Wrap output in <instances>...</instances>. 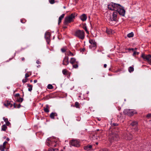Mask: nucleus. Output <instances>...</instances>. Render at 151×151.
<instances>
[{"instance_id": "nucleus-1", "label": "nucleus", "mask_w": 151, "mask_h": 151, "mask_svg": "<svg viewBox=\"0 0 151 151\" xmlns=\"http://www.w3.org/2000/svg\"><path fill=\"white\" fill-rule=\"evenodd\" d=\"M77 16L76 13L71 14L70 15L66 17L64 19V25H67L68 24L73 22L75 17Z\"/></svg>"}, {"instance_id": "nucleus-2", "label": "nucleus", "mask_w": 151, "mask_h": 151, "mask_svg": "<svg viewBox=\"0 0 151 151\" xmlns=\"http://www.w3.org/2000/svg\"><path fill=\"white\" fill-rule=\"evenodd\" d=\"M119 139V136L116 133H112L109 135V140L110 142L117 141Z\"/></svg>"}, {"instance_id": "nucleus-3", "label": "nucleus", "mask_w": 151, "mask_h": 151, "mask_svg": "<svg viewBox=\"0 0 151 151\" xmlns=\"http://www.w3.org/2000/svg\"><path fill=\"white\" fill-rule=\"evenodd\" d=\"M75 35L80 39L83 40L85 38V32L83 30H78L75 32Z\"/></svg>"}, {"instance_id": "nucleus-4", "label": "nucleus", "mask_w": 151, "mask_h": 151, "mask_svg": "<svg viewBox=\"0 0 151 151\" xmlns=\"http://www.w3.org/2000/svg\"><path fill=\"white\" fill-rule=\"evenodd\" d=\"M120 7V4L112 2L108 5V9L112 11H116L118 8Z\"/></svg>"}, {"instance_id": "nucleus-5", "label": "nucleus", "mask_w": 151, "mask_h": 151, "mask_svg": "<svg viewBox=\"0 0 151 151\" xmlns=\"http://www.w3.org/2000/svg\"><path fill=\"white\" fill-rule=\"evenodd\" d=\"M124 113L125 115L132 116L134 114H137V112L136 111L130 109H125L124 111Z\"/></svg>"}, {"instance_id": "nucleus-6", "label": "nucleus", "mask_w": 151, "mask_h": 151, "mask_svg": "<svg viewBox=\"0 0 151 151\" xmlns=\"http://www.w3.org/2000/svg\"><path fill=\"white\" fill-rule=\"evenodd\" d=\"M116 11H117V13L118 12L119 14L122 16H124L125 15V11L123 7L122 6L120 5V7L118 8V9H117Z\"/></svg>"}, {"instance_id": "nucleus-7", "label": "nucleus", "mask_w": 151, "mask_h": 151, "mask_svg": "<svg viewBox=\"0 0 151 151\" xmlns=\"http://www.w3.org/2000/svg\"><path fill=\"white\" fill-rule=\"evenodd\" d=\"M117 11H114L113 12L112 16L109 19V20L116 21L117 20Z\"/></svg>"}, {"instance_id": "nucleus-8", "label": "nucleus", "mask_w": 151, "mask_h": 151, "mask_svg": "<svg viewBox=\"0 0 151 151\" xmlns=\"http://www.w3.org/2000/svg\"><path fill=\"white\" fill-rule=\"evenodd\" d=\"M132 137L133 136L129 133H125L124 135V138L126 140H131Z\"/></svg>"}, {"instance_id": "nucleus-9", "label": "nucleus", "mask_w": 151, "mask_h": 151, "mask_svg": "<svg viewBox=\"0 0 151 151\" xmlns=\"http://www.w3.org/2000/svg\"><path fill=\"white\" fill-rule=\"evenodd\" d=\"M70 143L72 145L75 147H78L80 146V144L79 142L75 140H72L70 142Z\"/></svg>"}, {"instance_id": "nucleus-10", "label": "nucleus", "mask_w": 151, "mask_h": 151, "mask_svg": "<svg viewBox=\"0 0 151 151\" xmlns=\"http://www.w3.org/2000/svg\"><path fill=\"white\" fill-rule=\"evenodd\" d=\"M4 106L6 107H9L10 106V108H12L13 106V108H19L21 106V104H4Z\"/></svg>"}, {"instance_id": "nucleus-11", "label": "nucleus", "mask_w": 151, "mask_h": 151, "mask_svg": "<svg viewBox=\"0 0 151 151\" xmlns=\"http://www.w3.org/2000/svg\"><path fill=\"white\" fill-rule=\"evenodd\" d=\"M89 42L91 44V45L90 46V48L92 49V47H95L96 46V43L94 40H89ZM93 49H94V48H93Z\"/></svg>"}, {"instance_id": "nucleus-12", "label": "nucleus", "mask_w": 151, "mask_h": 151, "mask_svg": "<svg viewBox=\"0 0 151 151\" xmlns=\"http://www.w3.org/2000/svg\"><path fill=\"white\" fill-rule=\"evenodd\" d=\"M141 57L144 59H145L148 61L149 60V59L151 58V55H145L144 54H142L141 55Z\"/></svg>"}, {"instance_id": "nucleus-13", "label": "nucleus", "mask_w": 151, "mask_h": 151, "mask_svg": "<svg viewBox=\"0 0 151 151\" xmlns=\"http://www.w3.org/2000/svg\"><path fill=\"white\" fill-rule=\"evenodd\" d=\"M69 63L68 57L67 56H65L63 60V64L64 65H67Z\"/></svg>"}, {"instance_id": "nucleus-14", "label": "nucleus", "mask_w": 151, "mask_h": 151, "mask_svg": "<svg viewBox=\"0 0 151 151\" xmlns=\"http://www.w3.org/2000/svg\"><path fill=\"white\" fill-rule=\"evenodd\" d=\"M50 34L49 32H47L45 33V38L48 44H49L50 41Z\"/></svg>"}, {"instance_id": "nucleus-15", "label": "nucleus", "mask_w": 151, "mask_h": 151, "mask_svg": "<svg viewBox=\"0 0 151 151\" xmlns=\"http://www.w3.org/2000/svg\"><path fill=\"white\" fill-rule=\"evenodd\" d=\"M80 18L82 21L84 22L86 20L87 17L86 14H83L80 16Z\"/></svg>"}, {"instance_id": "nucleus-16", "label": "nucleus", "mask_w": 151, "mask_h": 151, "mask_svg": "<svg viewBox=\"0 0 151 151\" xmlns=\"http://www.w3.org/2000/svg\"><path fill=\"white\" fill-rule=\"evenodd\" d=\"M92 145H88L87 146H85L84 147V150L87 151H88L90 150L92 148Z\"/></svg>"}, {"instance_id": "nucleus-17", "label": "nucleus", "mask_w": 151, "mask_h": 151, "mask_svg": "<svg viewBox=\"0 0 151 151\" xmlns=\"http://www.w3.org/2000/svg\"><path fill=\"white\" fill-rule=\"evenodd\" d=\"M65 15V14H63L59 17L58 22V24H59L61 22L62 20L64 17Z\"/></svg>"}, {"instance_id": "nucleus-18", "label": "nucleus", "mask_w": 151, "mask_h": 151, "mask_svg": "<svg viewBox=\"0 0 151 151\" xmlns=\"http://www.w3.org/2000/svg\"><path fill=\"white\" fill-rule=\"evenodd\" d=\"M55 116H57V114L56 113L52 112L50 114V116L51 119H54Z\"/></svg>"}, {"instance_id": "nucleus-19", "label": "nucleus", "mask_w": 151, "mask_h": 151, "mask_svg": "<svg viewBox=\"0 0 151 151\" xmlns=\"http://www.w3.org/2000/svg\"><path fill=\"white\" fill-rule=\"evenodd\" d=\"M78 62L76 61V59L74 58H71L70 61V63L72 64H73L75 63H77Z\"/></svg>"}, {"instance_id": "nucleus-20", "label": "nucleus", "mask_w": 151, "mask_h": 151, "mask_svg": "<svg viewBox=\"0 0 151 151\" xmlns=\"http://www.w3.org/2000/svg\"><path fill=\"white\" fill-rule=\"evenodd\" d=\"M106 32L107 34L109 35H110L112 33V30L109 29L107 28Z\"/></svg>"}, {"instance_id": "nucleus-21", "label": "nucleus", "mask_w": 151, "mask_h": 151, "mask_svg": "<svg viewBox=\"0 0 151 151\" xmlns=\"http://www.w3.org/2000/svg\"><path fill=\"white\" fill-rule=\"evenodd\" d=\"M137 124V122L136 121H133L130 124V125H132V126H136Z\"/></svg>"}, {"instance_id": "nucleus-22", "label": "nucleus", "mask_w": 151, "mask_h": 151, "mask_svg": "<svg viewBox=\"0 0 151 151\" xmlns=\"http://www.w3.org/2000/svg\"><path fill=\"white\" fill-rule=\"evenodd\" d=\"M23 99L21 97L17 98L16 99V101L18 102H22L23 101Z\"/></svg>"}, {"instance_id": "nucleus-23", "label": "nucleus", "mask_w": 151, "mask_h": 151, "mask_svg": "<svg viewBox=\"0 0 151 151\" xmlns=\"http://www.w3.org/2000/svg\"><path fill=\"white\" fill-rule=\"evenodd\" d=\"M27 86L29 87L28 89V91H31L32 89V85H30L29 84H28Z\"/></svg>"}, {"instance_id": "nucleus-24", "label": "nucleus", "mask_w": 151, "mask_h": 151, "mask_svg": "<svg viewBox=\"0 0 151 151\" xmlns=\"http://www.w3.org/2000/svg\"><path fill=\"white\" fill-rule=\"evenodd\" d=\"M7 129V127L5 124H4L2 127L1 129L4 131H5Z\"/></svg>"}, {"instance_id": "nucleus-25", "label": "nucleus", "mask_w": 151, "mask_h": 151, "mask_svg": "<svg viewBox=\"0 0 151 151\" xmlns=\"http://www.w3.org/2000/svg\"><path fill=\"white\" fill-rule=\"evenodd\" d=\"M111 127L114 128V127L117 126L119 125V124L116 123H112V122L111 124Z\"/></svg>"}, {"instance_id": "nucleus-26", "label": "nucleus", "mask_w": 151, "mask_h": 151, "mask_svg": "<svg viewBox=\"0 0 151 151\" xmlns=\"http://www.w3.org/2000/svg\"><path fill=\"white\" fill-rule=\"evenodd\" d=\"M133 36L134 33L133 32H131L130 33H129L127 35V36L129 38L132 37Z\"/></svg>"}, {"instance_id": "nucleus-27", "label": "nucleus", "mask_w": 151, "mask_h": 151, "mask_svg": "<svg viewBox=\"0 0 151 151\" xmlns=\"http://www.w3.org/2000/svg\"><path fill=\"white\" fill-rule=\"evenodd\" d=\"M128 70H129V71L130 73H131V72H132L134 71V68L133 67L130 66Z\"/></svg>"}, {"instance_id": "nucleus-28", "label": "nucleus", "mask_w": 151, "mask_h": 151, "mask_svg": "<svg viewBox=\"0 0 151 151\" xmlns=\"http://www.w3.org/2000/svg\"><path fill=\"white\" fill-rule=\"evenodd\" d=\"M6 148L5 147H4V146L2 145H1L0 146V150L1 151H4V149Z\"/></svg>"}, {"instance_id": "nucleus-29", "label": "nucleus", "mask_w": 151, "mask_h": 151, "mask_svg": "<svg viewBox=\"0 0 151 151\" xmlns=\"http://www.w3.org/2000/svg\"><path fill=\"white\" fill-rule=\"evenodd\" d=\"M47 88L49 89H51L53 88V87L52 85L49 84L48 85Z\"/></svg>"}, {"instance_id": "nucleus-30", "label": "nucleus", "mask_w": 151, "mask_h": 151, "mask_svg": "<svg viewBox=\"0 0 151 151\" xmlns=\"http://www.w3.org/2000/svg\"><path fill=\"white\" fill-rule=\"evenodd\" d=\"M76 63V64H72L73 65V67L75 68H78V62L77 63Z\"/></svg>"}, {"instance_id": "nucleus-31", "label": "nucleus", "mask_w": 151, "mask_h": 151, "mask_svg": "<svg viewBox=\"0 0 151 151\" xmlns=\"http://www.w3.org/2000/svg\"><path fill=\"white\" fill-rule=\"evenodd\" d=\"M80 104H74L73 105H71V106H73L74 107H76L77 108H79Z\"/></svg>"}, {"instance_id": "nucleus-32", "label": "nucleus", "mask_w": 151, "mask_h": 151, "mask_svg": "<svg viewBox=\"0 0 151 151\" xmlns=\"http://www.w3.org/2000/svg\"><path fill=\"white\" fill-rule=\"evenodd\" d=\"M66 48L63 47V48H62L61 49V51H62V52H64L66 51Z\"/></svg>"}, {"instance_id": "nucleus-33", "label": "nucleus", "mask_w": 151, "mask_h": 151, "mask_svg": "<svg viewBox=\"0 0 151 151\" xmlns=\"http://www.w3.org/2000/svg\"><path fill=\"white\" fill-rule=\"evenodd\" d=\"M44 111L46 113H48L49 111L48 109L45 107H44Z\"/></svg>"}, {"instance_id": "nucleus-34", "label": "nucleus", "mask_w": 151, "mask_h": 151, "mask_svg": "<svg viewBox=\"0 0 151 151\" xmlns=\"http://www.w3.org/2000/svg\"><path fill=\"white\" fill-rule=\"evenodd\" d=\"M62 72L64 75H65L67 73V71L65 69H64L63 70Z\"/></svg>"}, {"instance_id": "nucleus-35", "label": "nucleus", "mask_w": 151, "mask_h": 151, "mask_svg": "<svg viewBox=\"0 0 151 151\" xmlns=\"http://www.w3.org/2000/svg\"><path fill=\"white\" fill-rule=\"evenodd\" d=\"M67 55H70L71 56H73L74 55L73 53L72 52H71L70 51H69Z\"/></svg>"}, {"instance_id": "nucleus-36", "label": "nucleus", "mask_w": 151, "mask_h": 151, "mask_svg": "<svg viewBox=\"0 0 151 151\" xmlns=\"http://www.w3.org/2000/svg\"><path fill=\"white\" fill-rule=\"evenodd\" d=\"M139 53V52H137L136 51H134L133 53V55L135 56L136 55H138Z\"/></svg>"}, {"instance_id": "nucleus-37", "label": "nucleus", "mask_w": 151, "mask_h": 151, "mask_svg": "<svg viewBox=\"0 0 151 151\" xmlns=\"http://www.w3.org/2000/svg\"><path fill=\"white\" fill-rule=\"evenodd\" d=\"M146 117L150 118H151V113L148 114L146 116Z\"/></svg>"}, {"instance_id": "nucleus-38", "label": "nucleus", "mask_w": 151, "mask_h": 151, "mask_svg": "<svg viewBox=\"0 0 151 151\" xmlns=\"http://www.w3.org/2000/svg\"><path fill=\"white\" fill-rule=\"evenodd\" d=\"M49 2L50 4H53L55 3V0H50L49 1Z\"/></svg>"}, {"instance_id": "nucleus-39", "label": "nucleus", "mask_w": 151, "mask_h": 151, "mask_svg": "<svg viewBox=\"0 0 151 151\" xmlns=\"http://www.w3.org/2000/svg\"><path fill=\"white\" fill-rule=\"evenodd\" d=\"M83 28L85 30V31L87 33H88V31L87 29L86 26H85Z\"/></svg>"}, {"instance_id": "nucleus-40", "label": "nucleus", "mask_w": 151, "mask_h": 151, "mask_svg": "<svg viewBox=\"0 0 151 151\" xmlns=\"http://www.w3.org/2000/svg\"><path fill=\"white\" fill-rule=\"evenodd\" d=\"M7 143V142L6 141H5L4 142L3 144L2 145H3L4 147L6 148V145Z\"/></svg>"}, {"instance_id": "nucleus-41", "label": "nucleus", "mask_w": 151, "mask_h": 151, "mask_svg": "<svg viewBox=\"0 0 151 151\" xmlns=\"http://www.w3.org/2000/svg\"><path fill=\"white\" fill-rule=\"evenodd\" d=\"M3 119L4 120V122H6L8 121V119L7 118H5V117H4L3 118Z\"/></svg>"}, {"instance_id": "nucleus-42", "label": "nucleus", "mask_w": 151, "mask_h": 151, "mask_svg": "<svg viewBox=\"0 0 151 151\" xmlns=\"http://www.w3.org/2000/svg\"><path fill=\"white\" fill-rule=\"evenodd\" d=\"M99 151H108V150L106 148H104L101 150Z\"/></svg>"}, {"instance_id": "nucleus-43", "label": "nucleus", "mask_w": 151, "mask_h": 151, "mask_svg": "<svg viewBox=\"0 0 151 151\" xmlns=\"http://www.w3.org/2000/svg\"><path fill=\"white\" fill-rule=\"evenodd\" d=\"M21 22L23 23H24L26 22V20L25 19H21Z\"/></svg>"}, {"instance_id": "nucleus-44", "label": "nucleus", "mask_w": 151, "mask_h": 151, "mask_svg": "<svg viewBox=\"0 0 151 151\" xmlns=\"http://www.w3.org/2000/svg\"><path fill=\"white\" fill-rule=\"evenodd\" d=\"M27 78H25V79H23V80H22V82H23V83H26V82H27Z\"/></svg>"}, {"instance_id": "nucleus-45", "label": "nucleus", "mask_w": 151, "mask_h": 151, "mask_svg": "<svg viewBox=\"0 0 151 151\" xmlns=\"http://www.w3.org/2000/svg\"><path fill=\"white\" fill-rule=\"evenodd\" d=\"M29 77V75L28 73H26L25 75V78H27Z\"/></svg>"}, {"instance_id": "nucleus-46", "label": "nucleus", "mask_w": 151, "mask_h": 151, "mask_svg": "<svg viewBox=\"0 0 151 151\" xmlns=\"http://www.w3.org/2000/svg\"><path fill=\"white\" fill-rule=\"evenodd\" d=\"M49 96H47L45 97L44 98L45 99V100H47L49 99Z\"/></svg>"}, {"instance_id": "nucleus-47", "label": "nucleus", "mask_w": 151, "mask_h": 151, "mask_svg": "<svg viewBox=\"0 0 151 151\" xmlns=\"http://www.w3.org/2000/svg\"><path fill=\"white\" fill-rule=\"evenodd\" d=\"M6 125L7 126H9L10 124V123L9 122V121L6 122Z\"/></svg>"}, {"instance_id": "nucleus-48", "label": "nucleus", "mask_w": 151, "mask_h": 151, "mask_svg": "<svg viewBox=\"0 0 151 151\" xmlns=\"http://www.w3.org/2000/svg\"><path fill=\"white\" fill-rule=\"evenodd\" d=\"M20 95L19 93H17L15 94V96L17 98L19 97Z\"/></svg>"}, {"instance_id": "nucleus-49", "label": "nucleus", "mask_w": 151, "mask_h": 151, "mask_svg": "<svg viewBox=\"0 0 151 151\" xmlns=\"http://www.w3.org/2000/svg\"><path fill=\"white\" fill-rule=\"evenodd\" d=\"M47 145L48 146H50V142H47Z\"/></svg>"}, {"instance_id": "nucleus-50", "label": "nucleus", "mask_w": 151, "mask_h": 151, "mask_svg": "<svg viewBox=\"0 0 151 151\" xmlns=\"http://www.w3.org/2000/svg\"><path fill=\"white\" fill-rule=\"evenodd\" d=\"M36 63L38 64L40 63V62L39 60H37V61H36Z\"/></svg>"}, {"instance_id": "nucleus-51", "label": "nucleus", "mask_w": 151, "mask_h": 151, "mask_svg": "<svg viewBox=\"0 0 151 151\" xmlns=\"http://www.w3.org/2000/svg\"><path fill=\"white\" fill-rule=\"evenodd\" d=\"M128 50H132V51H134V48H129L128 49Z\"/></svg>"}, {"instance_id": "nucleus-52", "label": "nucleus", "mask_w": 151, "mask_h": 151, "mask_svg": "<svg viewBox=\"0 0 151 151\" xmlns=\"http://www.w3.org/2000/svg\"><path fill=\"white\" fill-rule=\"evenodd\" d=\"M134 130L136 132L138 130V128H135L134 129Z\"/></svg>"}, {"instance_id": "nucleus-53", "label": "nucleus", "mask_w": 151, "mask_h": 151, "mask_svg": "<svg viewBox=\"0 0 151 151\" xmlns=\"http://www.w3.org/2000/svg\"><path fill=\"white\" fill-rule=\"evenodd\" d=\"M46 108H47L49 109V107L48 105L47 104L46 106Z\"/></svg>"}, {"instance_id": "nucleus-54", "label": "nucleus", "mask_w": 151, "mask_h": 151, "mask_svg": "<svg viewBox=\"0 0 151 151\" xmlns=\"http://www.w3.org/2000/svg\"><path fill=\"white\" fill-rule=\"evenodd\" d=\"M107 66V65L106 64H104V68H106Z\"/></svg>"}, {"instance_id": "nucleus-55", "label": "nucleus", "mask_w": 151, "mask_h": 151, "mask_svg": "<svg viewBox=\"0 0 151 151\" xmlns=\"http://www.w3.org/2000/svg\"><path fill=\"white\" fill-rule=\"evenodd\" d=\"M34 82V83H36L37 82V80H35Z\"/></svg>"}, {"instance_id": "nucleus-56", "label": "nucleus", "mask_w": 151, "mask_h": 151, "mask_svg": "<svg viewBox=\"0 0 151 151\" xmlns=\"http://www.w3.org/2000/svg\"><path fill=\"white\" fill-rule=\"evenodd\" d=\"M85 48H83V49H82V50L81 51L84 52V51H85Z\"/></svg>"}, {"instance_id": "nucleus-57", "label": "nucleus", "mask_w": 151, "mask_h": 151, "mask_svg": "<svg viewBox=\"0 0 151 151\" xmlns=\"http://www.w3.org/2000/svg\"><path fill=\"white\" fill-rule=\"evenodd\" d=\"M24 60H25V58H22V61H24Z\"/></svg>"}, {"instance_id": "nucleus-58", "label": "nucleus", "mask_w": 151, "mask_h": 151, "mask_svg": "<svg viewBox=\"0 0 151 151\" xmlns=\"http://www.w3.org/2000/svg\"><path fill=\"white\" fill-rule=\"evenodd\" d=\"M6 140L7 141H9V138H7L6 139Z\"/></svg>"}, {"instance_id": "nucleus-59", "label": "nucleus", "mask_w": 151, "mask_h": 151, "mask_svg": "<svg viewBox=\"0 0 151 151\" xmlns=\"http://www.w3.org/2000/svg\"><path fill=\"white\" fill-rule=\"evenodd\" d=\"M149 61L150 63H151V59Z\"/></svg>"}, {"instance_id": "nucleus-60", "label": "nucleus", "mask_w": 151, "mask_h": 151, "mask_svg": "<svg viewBox=\"0 0 151 151\" xmlns=\"http://www.w3.org/2000/svg\"><path fill=\"white\" fill-rule=\"evenodd\" d=\"M67 28V27L66 26H64L63 27V28L64 29H65V28Z\"/></svg>"}, {"instance_id": "nucleus-61", "label": "nucleus", "mask_w": 151, "mask_h": 151, "mask_svg": "<svg viewBox=\"0 0 151 151\" xmlns=\"http://www.w3.org/2000/svg\"><path fill=\"white\" fill-rule=\"evenodd\" d=\"M7 104H10V102H7Z\"/></svg>"}, {"instance_id": "nucleus-62", "label": "nucleus", "mask_w": 151, "mask_h": 151, "mask_svg": "<svg viewBox=\"0 0 151 151\" xmlns=\"http://www.w3.org/2000/svg\"><path fill=\"white\" fill-rule=\"evenodd\" d=\"M75 104H78V102H75Z\"/></svg>"}, {"instance_id": "nucleus-63", "label": "nucleus", "mask_w": 151, "mask_h": 151, "mask_svg": "<svg viewBox=\"0 0 151 151\" xmlns=\"http://www.w3.org/2000/svg\"><path fill=\"white\" fill-rule=\"evenodd\" d=\"M48 151H52V150L51 149H50L48 150Z\"/></svg>"}, {"instance_id": "nucleus-64", "label": "nucleus", "mask_w": 151, "mask_h": 151, "mask_svg": "<svg viewBox=\"0 0 151 151\" xmlns=\"http://www.w3.org/2000/svg\"><path fill=\"white\" fill-rule=\"evenodd\" d=\"M30 82H32V80H30Z\"/></svg>"}]
</instances>
